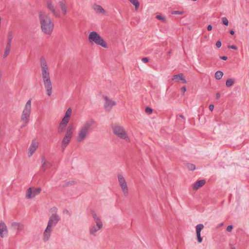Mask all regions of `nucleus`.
I'll list each match as a JSON object with an SVG mask.
<instances>
[{
  "instance_id": "f257e3e1",
  "label": "nucleus",
  "mask_w": 249,
  "mask_h": 249,
  "mask_svg": "<svg viewBox=\"0 0 249 249\" xmlns=\"http://www.w3.org/2000/svg\"><path fill=\"white\" fill-rule=\"evenodd\" d=\"M40 67L44 87L46 90L47 95L50 96L52 93V83L51 80L48 67L46 59L42 56L40 58Z\"/></svg>"
},
{
  "instance_id": "f03ea898",
  "label": "nucleus",
  "mask_w": 249,
  "mask_h": 249,
  "mask_svg": "<svg viewBox=\"0 0 249 249\" xmlns=\"http://www.w3.org/2000/svg\"><path fill=\"white\" fill-rule=\"evenodd\" d=\"M39 19L42 32L47 35L52 34L54 28V24L50 17L45 12L40 11Z\"/></svg>"
},
{
  "instance_id": "7ed1b4c3",
  "label": "nucleus",
  "mask_w": 249,
  "mask_h": 249,
  "mask_svg": "<svg viewBox=\"0 0 249 249\" xmlns=\"http://www.w3.org/2000/svg\"><path fill=\"white\" fill-rule=\"evenodd\" d=\"M95 121L93 119H90L84 123L78 131L76 138L78 142H82L86 139L92 130Z\"/></svg>"
},
{
  "instance_id": "20e7f679",
  "label": "nucleus",
  "mask_w": 249,
  "mask_h": 249,
  "mask_svg": "<svg viewBox=\"0 0 249 249\" xmlns=\"http://www.w3.org/2000/svg\"><path fill=\"white\" fill-rule=\"evenodd\" d=\"M60 220V217L59 215L56 213L53 214L50 217L47 226L43 233V239L44 241H47L49 240L53 231V228L57 225Z\"/></svg>"
},
{
  "instance_id": "39448f33",
  "label": "nucleus",
  "mask_w": 249,
  "mask_h": 249,
  "mask_svg": "<svg viewBox=\"0 0 249 249\" xmlns=\"http://www.w3.org/2000/svg\"><path fill=\"white\" fill-rule=\"evenodd\" d=\"M111 128L113 133L117 137L124 140L126 142H130V138L124 127L115 124L112 125Z\"/></svg>"
},
{
  "instance_id": "423d86ee",
  "label": "nucleus",
  "mask_w": 249,
  "mask_h": 249,
  "mask_svg": "<svg viewBox=\"0 0 249 249\" xmlns=\"http://www.w3.org/2000/svg\"><path fill=\"white\" fill-rule=\"evenodd\" d=\"M31 109V100L29 99L26 102L21 115L20 120L23 124L22 127L26 126L29 123Z\"/></svg>"
},
{
  "instance_id": "0eeeda50",
  "label": "nucleus",
  "mask_w": 249,
  "mask_h": 249,
  "mask_svg": "<svg viewBox=\"0 0 249 249\" xmlns=\"http://www.w3.org/2000/svg\"><path fill=\"white\" fill-rule=\"evenodd\" d=\"M88 39L91 43H94L105 48L108 47L104 39L95 31H92L89 33Z\"/></svg>"
},
{
  "instance_id": "6e6552de",
  "label": "nucleus",
  "mask_w": 249,
  "mask_h": 249,
  "mask_svg": "<svg viewBox=\"0 0 249 249\" xmlns=\"http://www.w3.org/2000/svg\"><path fill=\"white\" fill-rule=\"evenodd\" d=\"M73 125L72 124L69 125L67 128L64 137L62 141V147L63 149L70 143L73 135Z\"/></svg>"
},
{
  "instance_id": "1a4fd4ad",
  "label": "nucleus",
  "mask_w": 249,
  "mask_h": 249,
  "mask_svg": "<svg viewBox=\"0 0 249 249\" xmlns=\"http://www.w3.org/2000/svg\"><path fill=\"white\" fill-rule=\"evenodd\" d=\"M118 179L119 185L125 196H127L128 195V188L125 181V179L122 174L118 175Z\"/></svg>"
},
{
  "instance_id": "9d476101",
  "label": "nucleus",
  "mask_w": 249,
  "mask_h": 249,
  "mask_svg": "<svg viewBox=\"0 0 249 249\" xmlns=\"http://www.w3.org/2000/svg\"><path fill=\"white\" fill-rule=\"evenodd\" d=\"M40 188H29L26 192V198L30 199L34 198L36 196L40 194Z\"/></svg>"
},
{
  "instance_id": "9b49d317",
  "label": "nucleus",
  "mask_w": 249,
  "mask_h": 249,
  "mask_svg": "<svg viewBox=\"0 0 249 249\" xmlns=\"http://www.w3.org/2000/svg\"><path fill=\"white\" fill-rule=\"evenodd\" d=\"M103 98L105 101L104 107L106 111L109 112L113 107L116 105V102L110 99L107 96H104Z\"/></svg>"
},
{
  "instance_id": "f8f14e48",
  "label": "nucleus",
  "mask_w": 249,
  "mask_h": 249,
  "mask_svg": "<svg viewBox=\"0 0 249 249\" xmlns=\"http://www.w3.org/2000/svg\"><path fill=\"white\" fill-rule=\"evenodd\" d=\"M11 228L17 232H20L23 231L25 225L22 223L13 222L11 223Z\"/></svg>"
},
{
  "instance_id": "ddd939ff",
  "label": "nucleus",
  "mask_w": 249,
  "mask_h": 249,
  "mask_svg": "<svg viewBox=\"0 0 249 249\" xmlns=\"http://www.w3.org/2000/svg\"><path fill=\"white\" fill-rule=\"evenodd\" d=\"M203 228L204 226L202 224H199L196 227L197 241L200 243L202 242V238L201 237V231Z\"/></svg>"
},
{
  "instance_id": "4468645a",
  "label": "nucleus",
  "mask_w": 249,
  "mask_h": 249,
  "mask_svg": "<svg viewBox=\"0 0 249 249\" xmlns=\"http://www.w3.org/2000/svg\"><path fill=\"white\" fill-rule=\"evenodd\" d=\"M103 227L97 226L96 225H92L89 228V231L90 235L93 236H96L97 232L101 230Z\"/></svg>"
},
{
  "instance_id": "2eb2a0df",
  "label": "nucleus",
  "mask_w": 249,
  "mask_h": 249,
  "mask_svg": "<svg viewBox=\"0 0 249 249\" xmlns=\"http://www.w3.org/2000/svg\"><path fill=\"white\" fill-rule=\"evenodd\" d=\"M47 7L51 11V12L56 17L59 18L60 17L59 14H58L55 10L53 5L52 2L48 0L46 3Z\"/></svg>"
},
{
  "instance_id": "dca6fc26",
  "label": "nucleus",
  "mask_w": 249,
  "mask_h": 249,
  "mask_svg": "<svg viewBox=\"0 0 249 249\" xmlns=\"http://www.w3.org/2000/svg\"><path fill=\"white\" fill-rule=\"evenodd\" d=\"M38 147L37 142L35 140H33L29 148V157L32 156Z\"/></svg>"
},
{
  "instance_id": "f3484780",
  "label": "nucleus",
  "mask_w": 249,
  "mask_h": 249,
  "mask_svg": "<svg viewBox=\"0 0 249 249\" xmlns=\"http://www.w3.org/2000/svg\"><path fill=\"white\" fill-rule=\"evenodd\" d=\"M91 213L92 214V217L95 221L96 223V225L100 226L103 227V223L100 219V218L97 215L96 213L94 211H91Z\"/></svg>"
},
{
  "instance_id": "a211bd4d",
  "label": "nucleus",
  "mask_w": 249,
  "mask_h": 249,
  "mask_svg": "<svg viewBox=\"0 0 249 249\" xmlns=\"http://www.w3.org/2000/svg\"><path fill=\"white\" fill-rule=\"evenodd\" d=\"M41 169L44 171H45L47 169L50 168L52 166L51 163L50 162L47 161L44 157H42L41 158Z\"/></svg>"
},
{
  "instance_id": "6ab92c4d",
  "label": "nucleus",
  "mask_w": 249,
  "mask_h": 249,
  "mask_svg": "<svg viewBox=\"0 0 249 249\" xmlns=\"http://www.w3.org/2000/svg\"><path fill=\"white\" fill-rule=\"evenodd\" d=\"M172 80L175 81L176 82H179L180 80L182 81V83L185 84L187 83L186 80L184 77L183 74L181 73L177 75H174L173 76Z\"/></svg>"
},
{
  "instance_id": "aec40b11",
  "label": "nucleus",
  "mask_w": 249,
  "mask_h": 249,
  "mask_svg": "<svg viewBox=\"0 0 249 249\" xmlns=\"http://www.w3.org/2000/svg\"><path fill=\"white\" fill-rule=\"evenodd\" d=\"M7 227L3 221L0 222V236L3 238L4 234L7 233Z\"/></svg>"
},
{
  "instance_id": "412c9836",
  "label": "nucleus",
  "mask_w": 249,
  "mask_h": 249,
  "mask_svg": "<svg viewBox=\"0 0 249 249\" xmlns=\"http://www.w3.org/2000/svg\"><path fill=\"white\" fill-rule=\"evenodd\" d=\"M72 113V109L71 107H69L65 113V115L62 120L69 122Z\"/></svg>"
},
{
  "instance_id": "4be33fe9",
  "label": "nucleus",
  "mask_w": 249,
  "mask_h": 249,
  "mask_svg": "<svg viewBox=\"0 0 249 249\" xmlns=\"http://www.w3.org/2000/svg\"><path fill=\"white\" fill-rule=\"evenodd\" d=\"M59 5L60 8V9L62 10V13L64 15H66L67 13V6L66 4V3L63 0H61L59 1Z\"/></svg>"
},
{
  "instance_id": "5701e85b",
  "label": "nucleus",
  "mask_w": 249,
  "mask_h": 249,
  "mask_svg": "<svg viewBox=\"0 0 249 249\" xmlns=\"http://www.w3.org/2000/svg\"><path fill=\"white\" fill-rule=\"evenodd\" d=\"M68 123H68V122H67L66 121L62 120L58 128V133H61L63 132Z\"/></svg>"
},
{
  "instance_id": "b1692460",
  "label": "nucleus",
  "mask_w": 249,
  "mask_h": 249,
  "mask_svg": "<svg viewBox=\"0 0 249 249\" xmlns=\"http://www.w3.org/2000/svg\"><path fill=\"white\" fill-rule=\"evenodd\" d=\"M206 183V180L204 179L199 180L197 181L194 185V189L195 190H197L200 187L203 186Z\"/></svg>"
},
{
  "instance_id": "393cba45",
  "label": "nucleus",
  "mask_w": 249,
  "mask_h": 249,
  "mask_svg": "<svg viewBox=\"0 0 249 249\" xmlns=\"http://www.w3.org/2000/svg\"><path fill=\"white\" fill-rule=\"evenodd\" d=\"M93 9L97 13H100L103 14H105V10L102 8V7L99 5L94 4L93 5Z\"/></svg>"
},
{
  "instance_id": "a878e982",
  "label": "nucleus",
  "mask_w": 249,
  "mask_h": 249,
  "mask_svg": "<svg viewBox=\"0 0 249 249\" xmlns=\"http://www.w3.org/2000/svg\"><path fill=\"white\" fill-rule=\"evenodd\" d=\"M13 39V33L11 31H9L7 35V42L6 45L11 46V43Z\"/></svg>"
},
{
  "instance_id": "bb28decb",
  "label": "nucleus",
  "mask_w": 249,
  "mask_h": 249,
  "mask_svg": "<svg viewBox=\"0 0 249 249\" xmlns=\"http://www.w3.org/2000/svg\"><path fill=\"white\" fill-rule=\"evenodd\" d=\"M11 46L6 45L4 53L3 54V57L6 58L8 55L10 51Z\"/></svg>"
},
{
  "instance_id": "cd10ccee",
  "label": "nucleus",
  "mask_w": 249,
  "mask_h": 249,
  "mask_svg": "<svg viewBox=\"0 0 249 249\" xmlns=\"http://www.w3.org/2000/svg\"><path fill=\"white\" fill-rule=\"evenodd\" d=\"M223 74H224L222 71H218L215 73V74H214L215 78L217 80H220L222 78Z\"/></svg>"
},
{
  "instance_id": "c85d7f7f",
  "label": "nucleus",
  "mask_w": 249,
  "mask_h": 249,
  "mask_svg": "<svg viewBox=\"0 0 249 249\" xmlns=\"http://www.w3.org/2000/svg\"><path fill=\"white\" fill-rule=\"evenodd\" d=\"M129 1L135 6V10H137L140 6V3L138 0H129Z\"/></svg>"
},
{
  "instance_id": "c756f323",
  "label": "nucleus",
  "mask_w": 249,
  "mask_h": 249,
  "mask_svg": "<svg viewBox=\"0 0 249 249\" xmlns=\"http://www.w3.org/2000/svg\"><path fill=\"white\" fill-rule=\"evenodd\" d=\"M234 83V80L232 79H228L226 82V85L227 87H231Z\"/></svg>"
},
{
  "instance_id": "7c9ffc66",
  "label": "nucleus",
  "mask_w": 249,
  "mask_h": 249,
  "mask_svg": "<svg viewBox=\"0 0 249 249\" xmlns=\"http://www.w3.org/2000/svg\"><path fill=\"white\" fill-rule=\"evenodd\" d=\"M187 167L188 169L190 171H193V170H195V169H196L195 165L192 163H188L187 164Z\"/></svg>"
},
{
  "instance_id": "2f4dec72",
  "label": "nucleus",
  "mask_w": 249,
  "mask_h": 249,
  "mask_svg": "<svg viewBox=\"0 0 249 249\" xmlns=\"http://www.w3.org/2000/svg\"><path fill=\"white\" fill-rule=\"evenodd\" d=\"M222 22H223V24H224L225 25H226V26H228V24H229V21L228 20V19L225 18V17H223L222 18Z\"/></svg>"
},
{
  "instance_id": "473e14b6",
  "label": "nucleus",
  "mask_w": 249,
  "mask_h": 249,
  "mask_svg": "<svg viewBox=\"0 0 249 249\" xmlns=\"http://www.w3.org/2000/svg\"><path fill=\"white\" fill-rule=\"evenodd\" d=\"M156 18L158 19L162 20L163 22H165L166 21V19H165V17H163V16H161L160 15H157L156 16Z\"/></svg>"
},
{
  "instance_id": "72a5a7b5",
  "label": "nucleus",
  "mask_w": 249,
  "mask_h": 249,
  "mask_svg": "<svg viewBox=\"0 0 249 249\" xmlns=\"http://www.w3.org/2000/svg\"><path fill=\"white\" fill-rule=\"evenodd\" d=\"M145 112L147 113L148 114H150L152 112V109L150 107H146L145 108Z\"/></svg>"
},
{
  "instance_id": "f704fd0d",
  "label": "nucleus",
  "mask_w": 249,
  "mask_h": 249,
  "mask_svg": "<svg viewBox=\"0 0 249 249\" xmlns=\"http://www.w3.org/2000/svg\"><path fill=\"white\" fill-rule=\"evenodd\" d=\"M228 48L232 49L233 50H237V48L235 45H228Z\"/></svg>"
},
{
  "instance_id": "c9c22d12",
  "label": "nucleus",
  "mask_w": 249,
  "mask_h": 249,
  "mask_svg": "<svg viewBox=\"0 0 249 249\" xmlns=\"http://www.w3.org/2000/svg\"><path fill=\"white\" fill-rule=\"evenodd\" d=\"M232 229H233V226L232 225H229L227 228V231L228 232H230L231 231Z\"/></svg>"
},
{
  "instance_id": "e433bc0d",
  "label": "nucleus",
  "mask_w": 249,
  "mask_h": 249,
  "mask_svg": "<svg viewBox=\"0 0 249 249\" xmlns=\"http://www.w3.org/2000/svg\"><path fill=\"white\" fill-rule=\"evenodd\" d=\"M217 48H219L221 46V42L220 41H217L215 44Z\"/></svg>"
},
{
  "instance_id": "4c0bfd02",
  "label": "nucleus",
  "mask_w": 249,
  "mask_h": 249,
  "mask_svg": "<svg viewBox=\"0 0 249 249\" xmlns=\"http://www.w3.org/2000/svg\"><path fill=\"white\" fill-rule=\"evenodd\" d=\"M142 61L145 63H147L149 61V59L148 57H144L142 59Z\"/></svg>"
},
{
  "instance_id": "58836bf2",
  "label": "nucleus",
  "mask_w": 249,
  "mask_h": 249,
  "mask_svg": "<svg viewBox=\"0 0 249 249\" xmlns=\"http://www.w3.org/2000/svg\"><path fill=\"white\" fill-rule=\"evenodd\" d=\"M172 14H175V15H181L182 14V12H180L178 11H174L172 13Z\"/></svg>"
},
{
  "instance_id": "ea45409f",
  "label": "nucleus",
  "mask_w": 249,
  "mask_h": 249,
  "mask_svg": "<svg viewBox=\"0 0 249 249\" xmlns=\"http://www.w3.org/2000/svg\"><path fill=\"white\" fill-rule=\"evenodd\" d=\"M186 91V87L184 86L181 88V91L182 92L183 94H184Z\"/></svg>"
},
{
  "instance_id": "a19ab883",
  "label": "nucleus",
  "mask_w": 249,
  "mask_h": 249,
  "mask_svg": "<svg viewBox=\"0 0 249 249\" xmlns=\"http://www.w3.org/2000/svg\"><path fill=\"white\" fill-rule=\"evenodd\" d=\"M209 109L212 111L214 108V106L213 105V104H211L209 105Z\"/></svg>"
},
{
  "instance_id": "79ce46f5",
  "label": "nucleus",
  "mask_w": 249,
  "mask_h": 249,
  "mask_svg": "<svg viewBox=\"0 0 249 249\" xmlns=\"http://www.w3.org/2000/svg\"><path fill=\"white\" fill-rule=\"evenodd\" d=\"M212 28H213V27L211 25H209L208 26H207V30L208 31H211L212 30Z\"/></svg>"
},
{
  "instance_id": "37998d69",
  "label": "nucleus",
  "mask_w": 249,
  "mask_h": 249,
  "mask_svg": "<svg viewBox=\"0 0 249 249\" xmlns=\"http://www.w3.org/2000/svg\"><path fill=\"white\" fill-rule=\"evenodd\" d=\"M220 58L222 60H227L228 57L226 56H221Z\"/></svg>"
},
{
  "instance_id": "c03bdc74",
  "label": "nucleus",
  "mask_w": 249,
  "mask_h": 249,
  "mask_svg": "<svg viewBox=\"0 0 249 249\" xmlns=\"http://www.w3.org/2000/svg\"><path fill=\"white\" fill-rule=\"evenodd\" d=\"M220 97V94L219 92L216 93V98L217 99H218Z\"/></svg>"
},
{
  "instance_id": "a18cd8bd",
  "label": "nucleus",
  "mask_w": 249,
  "mask_h": 249,
  "mask_svg": "<svg viewBox=\"0 0 249 249\" xmlns=\"http://www.w3.org/2000/svg\"><path fill=\"white\" fill-rule=\"evenodd\" d=\"M223 225V223H221L220 224H219L217 226V228H219V227H220L221 226H222Z\"/></svg>"
},
{
  "instance_id": "49530a36",
  "label": "nucleus",
  "mask_w": 249,
  "mask_h": 249,
  "mask_svg": "<svg viewBox=\"0 0 249 249\" xmlns=\"http://www.w3.org/2000/svg\"><path fill=\"white\" fill-rule=\"evenodd\" d=\"M230 33L231 35H233L234 34V31L233 30H231Z\"/></svg>"
},
{
  "instance_id": "de8ad7c7",
  "label": "nucleus",
  "mask_w": 249,
  "mask_h": 249,
  "mask_svg": "<svg viewBox=\"0 0 249 249\" xmlns=\"http://www.w3.org/2000/svg\"><path fill=\"white\" fill-rule=\"evenodd\" d=\"M178 117H180V118H182V119H184V116H183L182 115H179L178 116Z\"/></svg>"
},
{
  "instance_id": "09e8293b",
  "label": "nucleus",
  "mask_w": 249,
  "mask_h": 249,
  "mask_svg": "<svg viewBox=\"0 0 249 249\" xmlns=\"http://www.w3.org/2000/svg\"><path fill=\"white\" fill-rule=\"evenodd\" d=\"M66 212V213H68L69 212H68V210H65L64 211V212Z\"/></svg>"
},
{
  "instance_id": "8fccbe9b",
  "label": "nucleus",
  "mask_w": 249,
  "mask_h": 249,
  "mask_svg": "<svg viewBox=\"0 0 249 249\" xmlns=\"http://www.w3.org/2000/svg\"><path fill=\"white\" fill-rule=\"evenodd\" d=\"M231 249H235L234 247L231 248Z\"/></svg>"
}]
</instances>
